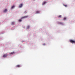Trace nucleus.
<instances>
[{
  "mask_svg": "<svg viewBox=\"0 0 75 75\" xmlns=\"http://www.w3.org/2000/svg\"><path fill=\"white\" fill-rule=\"evenodd\" d=\"M46 3V2L44 1L43 2V3H42V5H44V4H45Z\"/></svg>",
  "mask_w": 75,
  "mask_h": 75,
  "instance_id": "9d476101",
  "label": "nucleus"
},
{
  "mask_svg": "<svg viewBox=\"0 0 75 75\" xmlns=\"http://www.w3.org/2000/svg\"><path fill=\"white\" fill-rule=\"evenodd\" d=\"M30 28V26H27V28Z\"/></svg>",
  "mask_w": 75,
  "mask_h": 75,
  "instance_id": "2eb2a0df",
  "label": "nucleus"
},
{
  "mask_svg": "<svg viewBox=\"0 0 75 75\" xmlns=\"http://www.w3.org/2000/svg\"><path fill=\"white\" fill-rule=\"evenodd\" d=\"M14 7H15V6H12L11 8V9H13V8H14Z\"/></svg>",
  "mask_w": 75,
  "mask_h": 75,
  "instance_id": "ddd939ff",
  "label": "nucleus"
},
{
  "mask_svg": "<svg viewBox=\"0 0 75 75\" xmlns=\"http://www.w3.org/2000/svg\"><path fill=\"white\" fill-rule=\"evenodd\" d=\"M7 56V54H4L3 55V58H5V57H6Z\"/></svg>",
  "mask_w": 75,
  "mask_h": 75,
  "instance_id": "7ed1b4c3",
  "label": "nucleus"
},
{
  "mask_svg": "<svg viewBox=\"0 0 75 75\" xmlns=\"http://www.w3.org/2000/svg\"><path fill=\"white\" fill-rule=\"evenodd\" d=\"M16 68H20V67H21V65H18L16 66Z\"/></svg>",
  "mask_w": 75,
  "mask_h": 75,
  "instance_id": "20e7f679",
  "label": "nucleus"
},
{
  "mask_svg": "<svg viewBox=\"0 0 75 75\" xmlns=\"http://www.w3.org/2000/svg\"><path fill=\"white\" fill-rule=\"evenodd\" d=\"M22 20V19H20L18 20V21H19V22H21V21H22V20Z\"/></svg>",
  "mask_w": 75,
  "mask_h": 75,
  "instance_id": "1a4fd4ad",
  "label": "nucleus"
},
{
  "mask_svg": "<svg viewBox=\"0 0 75 75\" xmlns=\"http://www.w3.org/2000/svg\"><path fill=\"white\" fill-rule=\"evenodd\" d=\"M57 24H60L63 25H64V23L62 22H59L57 23Z\"/></svg>",
  "mask_w": 75,
  "mask_h": 75,
  "instance_id": "39448f33",
  "label": "nucleus"
},
{
  "mask_svg": "<svg viewBox=\"0 0 75 75\" xmlns=\"http://www.w3.org/2000/svg\"><path fill=\"white\" fill-rule=\"evenodd\" d=\"M70 42L71 43H75V40H70Z\"/></svg>",
  "mask_w": 75,
  "mask_h": 75,
  "instance_id": "f257e3e1",
  "label": "nucleus"
},
{
  "mask_svg": "<svg viewBox=\"0 0 75 75\" xmlns=\"http://www.w3.org/2000/svg\"><path fill=\"white\" fill-rule=\"evenodd\" d=\"M64 6L65 7H67V5H64Z\"/></svg>",
  "mask_w": 75,
  "mask_h": 75,
  "instance_id": "dca6fc26",
  "label": "nucleus"
},
{
  "mask_svg": "<svg viewBox=\"0 0 75 75\" xmlns=\"http://www.w3.org/2000/svg\"><path fill=\"white\" fill-rule=\"evenodd\" d=\"M14 24H15V22H13L11 23V25H14Z\"/></svg>",
  "mask_w": 75,
  "mask_h": 75,
  "instance_id": "0eeeda50",
  "label": "nucleus"
},
{
  "mask_svg": "<svg viewBox=\"0 0 75 75\" xmlns=\"http://www.w3.org/2000/svg\"><path fill=\"white\" fill-rule=\"evenodd\" d=\"M15 54V52H11V53L10 54L11 55V54H12L13 55V54Z\"/></svg>",
  "mask_w": 75,
  "mask_h": 75,
  "instance_id": "6e6552de",
  "label": "nucleus"
},
{
  "mask_svg": "<svg viewBox=\"0 0 75 75\" xmlns=\"http://www.w3.org/2000/svg\"><path fill=\"white\" fill-rule=\"evenodd\" d=\"M58 18H61V15H60L58 17Z\"/></svg>",
  "mask_w": 75,
  "mask_h": 75,
  "instance_id": "4468645a",
  "label": "nucleus"
},
{
  "mask_svg": "<svg viewBox=\"0 0 75 75\" xmlns=\"http://www.w3.org/2000/svg\"><path fill=\"white\" fill-rule=\"evenodd\" d=\"M67 19L66 18H64V20H66Z\"/></svg>",
  "mask_w": 75,
  "mask_h": 75,
  "instance_id": "f3484780",
  "label": "nucleus"
},
{
  "mask_svg": "<svg viewBox=\"0 0 75 75\" xmlns=\"http://www.w3.org/2000/svg\"><path fill=\"white\" fill-rule=\"evenodd\" d=\"M43 45H45V43H44V44H43Z\"/></svg>",
  "mask_w": 75,
  "mask_h": 75,
  "instance_id": "a211bd4d",
  "label": "nucleus"
},
{
  "mask_svg": "<svg viewBox=\"0 0 75 75\" xmlns=\"http://www.w3.org/2000/svg\"><path fill=\"white\" fill-rule=\"evenodd\" d=\"M40 12L39 11H36V14H38Z\"/></svg>",
  "mask_w": 75,
  "mask_h": 75,
  "instance_id": "f8f14e48",
  "label": "nucleus"
},
{
  "mask_svg": "<svg viewBox=\"0 0 75 75\" xmlns=\"http://www.w3.org/2000/svg\"><path fill=\"white\" fill-rule=\"evenodd\" d=\"M7 9H5L4 10V13H6L7 12Z\"/></svg>",
  "mask_w": 75,
  "mask_h": 75,
  "instance_id": "9b49d317",
  "label": "nucleus"
},
{
  "mask_svg": "<svg viewBox=\"0 0 75 75\" xmlns=\"http://www.w3.org/2000/svg\"><path fill=\"white\" fill-rule=\"evenodd\" d=\"M22 6H23V4H22L19 5V8H21L22 7Z\"/></svg>",
  "mask_w": 75,
  "mask_h": 75,
  "instance_id": "423d86ee",
  "label": "nucleus"
},
{
  "mask_svg": "<svg viewBox=\"0 0 75 75\" xmlns=\"http://www.w3.org/2000/svg\"><path fill=\"white\" fill-rule=\"evenodd\" d=\"M28 17V16H23L21 17V19H23V18H26Z\"/></svg>",
  "mask_w": 75,
  "mask_h": 75,
  "instance_id": "f03ea898",
  "label": "nucleus"
}]
</instances>
